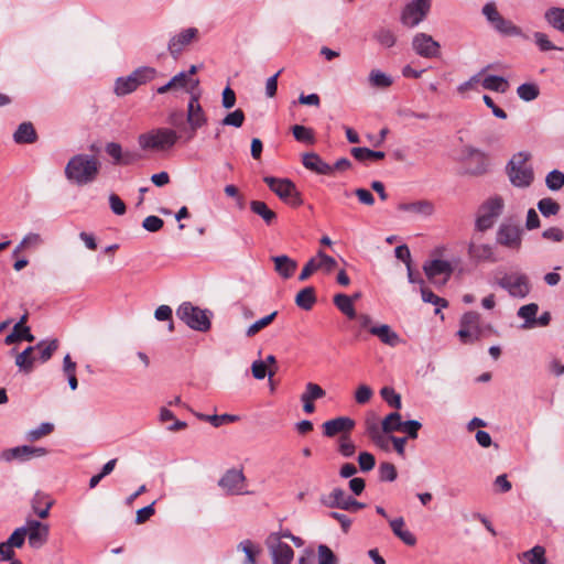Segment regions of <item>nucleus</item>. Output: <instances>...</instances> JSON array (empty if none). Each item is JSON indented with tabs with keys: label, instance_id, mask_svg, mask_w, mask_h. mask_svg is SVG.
Returning a JSON list of instances; mask_svg holds the SVG:
<instances>
[{
	"label": "nucleus",
	"instance_id": "6",
	"mask_svg": "<svg viewBox=\"0 0 564 564\" xmlns=\"http://www.w3.org/2000/svg\"><path fill=\"white\" fill-rule=\"evenodd\" d=\"M176 316L194 330L205 333L210 329L209 312L191 302H183L176 310Z\"/></svg>",
	"mask_w": 564,
	"mask_h": 564
},
{
	"label": "nucleus",
	"instance_id": "2",
	"mask_svg": "<svg viewBox=\"0 0 564 564\" xmlns=\"http://www.w3.org/2000/svg\"><path fill=\"white\" fill-rule=\"evenodd\" d=\"M180 139L178 133L170 128L152 129L138 137L139 147L144 150L165 151L173 148Z\"/></svg>",
	"mask_w": 564,
	"mask_h": 564
},
{
	"label": "nucleus",
	"instance_id": "51",
	"mask_svg": "<svg viewBox=\"0 0 564 564\" xmlns=\"http://www.w3.org/2000/svg\"><path fill=\"white\" fill-rule=\"evenodd\" d=\"M545 185L550 191H560L564 186V173L560 170H552L545 176Z\"/></svg>",
	"mask_w": 564,
	"mask_h": 564
},
{
	"label": "nucleus",
	"instance_id": "41",
	"mask_svg": "<svg viewBox=\"0 0 564 564\" xmlns=\"http://www.w3.org/2000/svg\"><path fill=\"white\" fill-rule=\"evenodd\" d=\"M350 153L359 162H366V161H371V160H382L386 156L384 152L373 151L368 148H352Z\"/></svg>",
	"mask_w": 564,
	"mask_h": 564
},
{
	"label": "nucleus",
	"instance_id": "46",
	"mask_svg": "<svg viewBox=\"0 0 564 564\" xmlns=\"http://www.w3.org/2000/svg\"><path fill=\"white\" fill-rule=\"evenodd\" d=\"M196 416L202 421L209 422L215 427H218L225 423L236 422L239 419L237 415H232V414L208 415V414L197 413Z\"/></svg>",
	"mask_w": 564,
	"mask_h": 564
},
{
	"label": "nucleus",
	"instance_id": "11",
	"mask_svg": "<svg viewBox=\"0 0 564 564\" xmlns=\"http://www.w3.org/2000/svg\"><path fill=\"white\" fill-rule=\"evenodd\" d=\"M431 8V0H413L405 6L401 13V22L413 28L422 22Z\"/></svg>",
	"mask_w": 564,
	"mask_h": 564
},
{
	"label": "nucleus",
	"instance_id": "28",
	"mask_svg": "<svg viewBox=\"0 0 564 564\" xmlns=\"http://www.w3.org/2000/svg\"><path fill=\"white\" fill-rule=\"evenodd\" d=\"M13 140L17 144H31L37 140V133L32 122L25 121L18 126L13 133Z\"/></svg>",
	"mask_w": 564,
	"mask_h": 564
},
{
	"label": "nucleus",
	"instance_id": "9",
	"mask_svg": "<svg viewBox=\"0 0 564 564\" xmlns=\"http://www.w3.org/2000/svg\"><path fill=\"white\" fill-rule=\"evenodd\" d=\"M479 321L480 315L477 312L470 311L462 316L457 336L463 344H471L480 339L481 328Z\"/></svg>",
	"mask_w": 564,
	"mask_h": 564
},
{
	"label": "nucleus",
	"instance_id": "58",
	"mask_svg": "<svg viewBox=\"0 0 564 564\" xmlns=\"http://www.w3.org/2000/svg\"><path fill=\"white\" fill-rule=\"evenodd\" d=\"M378 473H379V479L381 481L392 482L398 477V473H397L395 466L393 464H391V463H388V462H384V463L380 464Z\"/></svg>",
	"mask_w": 564,
	"mask_h": 564
},
{
	"label": "nucleus",
	"instance_id": "57",
	"mask_svg": "<svg viewBox=\"0 0 564 564\" xmlns=\"http://www.w3.org/2000/svg\"><path fill=\"white\" fill-rule=\"evenodd\" d=\"M382 399L392 408L400 410L402 406L401 395L391 387H383L380 390Z\"/></svg>",
	"mask_w": 564,
	"mask_h": 564
},
{
	"label": "nucleus",
	"instance_id": "4",
	"mask_svg": "<svg viewBox=\"0 0 564 564\" xmlns=\"http://www.w3.org/2000/svg\"><path fill=\"white\" fill-rule=\"evenodd\" d=\"M158 70L150 66H141L128 76L118 77L115 82L113 91L117 96H126L135 91L140 86L153 80Z\"/></svg>",
	"mask_w": 564,
	"mask_h": 564
},
{
	"label": "nucleus",
	"instance_id": "7",
	"mask_svg": "<svg viewBox=\"0 0 564 564\" xmlns=\"http://www.w3.org/2000/svg\"><path fill=\"white\" fill-rule=\"evenodd\" d=\"M263 182L284 203L294 207L302 205L300 193L291 180L264 176Z\"/></svg>",
	"mask_w": 564,
	"mask_h": 564
},
{
	"label": "nucleus",
	"instance_id": "5",
	"mask_svg": "<svg viewBox=\"0 0 564 564\" xmlns=\"http://www.w3.org/2000/svg\"><path fill=\"white\" fill-rule=\"evenodd\" d=\"M528 153L519 152L509 161L507 173L512 185L517 187H528L533 182V169L528 164Z\"/></svg>",
	"mask_w": 564,
	"mask_h": 564
},
{
	"label": "nucleus",
	"instance_id": "44",
	"mask_svg": "<svg viewBox=\"0 0 564 564\" xmlns=\"http://www.w3.org/2000/svg\"><path fill=\"white\" fill-rule=\"evenodd\" d=\"M369 84L376 88H388L392 85L391 76L380 69H372L369 74Z\"/></svg>",
	"mask_w": 564,
	"mask_h": 564
},
{
	"label": "nucleus",
	"instance_id": "61",
	"mask_svg": "<svg viewBox=\"0 0 564 564\" xmlns=\"http://www.w3.org/2000/svg\"><path fill=\"white\" fill-rule=\"evenodd\" d=\"M326 394L325 390L314 382H308L305 386V391L301 394L302 397L315 401L324 398Z\"/></svg>",
	"mask_w": 564,
	"mask_h": 564
},
{
	"label": "nucleus",
	"instance_id": "14",
	"mask_svg": "<svg viewBox=\"0 0 564 564\" xmlns=\"http://www.w3.org/2000/svg\"><path fill=\"white\" fill-rule=\"evenodd\" d=\"M412 48L421 57L436 58L441 54V45L432 35L420 32L412 39Z\"/></svg>",
	"mask_w": 564,
	"mask_h": 564
},
{
	"label": "nucleus",
	"instance_id": "17",
	"mask_svg": "<svg viewBox=\"0 0 564 564\" xmlns=\"http://www.w3.org/2000/svg\"><path fill=\"white\" fill-rule=\"evenodd\" d=\"M186 120L191 127L192 133L187 137V140L194 138L197 129L202 128L207 123V116L199 104V95L193 94L191 95L188 105H187V116Z\"/></svg>",
	"mask_w": 564,
	"mask_h": 564
},
{
	"label": "nucleus",
	"instance_id": "52",
	"mask_svg": "<svg viewBox=\"0 0 564 564\" xmlns=\"http://www.w3.org/2000/svg\"><path fill=\"white\" fill-rule=\"evenodd\" d=\"M560 208V204L551 197L542 198L538 203V209L544 217L555 216Z\"/></svg>",
	"mask_w": 564,
	"mask_h": 564
},
{
	"label": "nucleus",
	"instance_id": "62",
	"mask_svg": "<svg viewBox=\"0 0 564 564\" xmlns=\"http://www.w3.org/2000/svg\"><path fill=\"white\" fill-rule=\"evenodd\" d=\"M57 348H58L57 339H52V340L45 341V344L41 348H37L40 350V356H39L40 361L41 362L48 361Z\"/></svg>",
	"mask_w": 564,
	"mask_h": 564
},
{
	"label": "nucleus",
	"instance_id": "26",
	"mask_svg": "<svg viewBox=\"0 0 564 564\" xmlns=\"http://www.w3.org/2000/svg\"><path fill=\"white\" fill-rule=\"evenodd\" d=\"M53 505L54 500L41 491H37L31 499L32 510L40 519H46L50 516Z\"/></svg>",
	"mask_w": 564,
	"mask_h": 564
},
{
	"label": "nucleus",
	"instance_id": "34",
	"mask_svg": "<svg viewBox=\"0 0 564 564\" xmlns=\"http://www.w3.org/2000/svg\"><path fill=\"white\" fill-rule=\"evenodd\" d=\"M172 83L175 84L176 89H183L189 95L196 94V90L199 85V79H187L185 72H180L174 75L172 78Z\"/></svg>",
	"mask_w": 564,
	"mask_h": 564
},
{
	"label": "nucleus",
	"instance_id": "23",
	"mask_svg": "<svg viewBox=\"0 0 564 564\" xmlns=\"http://www.w3.org/2000/svg\"><path fill=\"white\" fill-rule=\"evenodd\" d=\"M398 209L404 213H411L422 217H430L435 212L434 204L429 199H420L409 203H400Z\"/></svg>",
	"mask_w": 564,
	"mask_h": 564
},
{
	"label": "nucleus",
	"instance_id": "40",
	"mask_svg": "<svg viewBox=\"0 0 564 564\" xmlns=\"http://www.w3.org/2000/svg\"><path fill=\"white\" fill-rule=\"evenodd\" d=\"M237 549L242 551L246 555L243 564H257V556L260 554V547L251 540L241 541Z\"/></svg>",
	"mask_w": 564,
	"mask_h": 564
},
{
	"label": "nucleus",
	"instance_id": "54",
	"mask_svg": "<svg viewBox=\"0 0 564 564\" xmlns=\"http://www.w3.org/2000/svg\"><path fill=\"white\" fill-rule=\"evenodd\" d=\"M6 459H20V460H29L32 458V446L23 445L17 446L14 448L9 449L6 454Z\"/></svg>",
	"mask_w": 564,
	"mask_h": 564
},
{
	"label": "nucleus",
	"instance_id": "29",
	"mask_svg": "<svg viewBox=\"0 0 564 564\" xmlns=\"http://www.w3.org/2000/svg\"><path fill=\"white\" fill-rule=\"evenodd\" d=\"M369 332L377 336L383 344L394 347L399 344V335L387 324L369 327Z\"/></svg>",
	"mask_w": 564,
	"mask_h": 564
},
{
	"label": "nucleus",
	"instance_id": "55",
	"mask_svg": "<svg viewBox=\"0 0 564 564\" xmlns=\"http://www.w3.org/2000/svg\"><path fill=\"white\" fill-rule=\"evenodd\" d=\"M316 258V269L323 270L326 273H330L336 267L337 262L336 260L327 256L324 251H318Z\"/></svg>",
	"mask_w": 564,
	"mask_h": 564
},
{
	"label": "nucleus",
	"instance_id": "24",
	"mask_svg": "<svg viewBox=\"0 0 564 564\" xmlns=\"http://www.w3.org/2000/svg\"><path fill=\"white\" fill-rule=\"evenodd\" d=\"M44 344L45 340H41L35 346H29L22 352L17 354L15 365L21 372L29 375L33 371L36 358L32 354L35 348H41Z\"/></svg>",
	"mask_w": 564,
	"mask_h": 564
},
{
	"label": "nucleus",
	"instance_id": "42",
	"mask_svg": "<svg viewBox=\"0 0 564 564\" xmlns=\"http://www.w3.org/2000/svg\"><path fill=\"white\" fill-rule=\"evenodd\" d=\"M403 423L399 412H391L382 420V432L386 434L398 432Z\"/></svg>",
	"mask_w": 564,
	"mask_h": 564
},
{
	"label": "nucleus",
	"instance_id": "10",
	"mask_svg": "<svg viewBox=\"0 0 564 564\" xmlns=\"http://www.w3.org/2000/svg\"><path fill=\"white\" fill-rule=\"evenodd\" d=\"M23 528L26 530V540L30 547L39 550L47 543L50 536V525L47 523L28 518Z\"/></svg>",
	"mask_w": 564,
	"mask_h": 564
},
{
	"label": "nucleus",
	"instance_id": "25",
	"mask_svg": "<svg viewBox=\"0 0 564 564\" xmlns=\"http://www.w3.org/2000/svg\"><path fill=\"white\" fill-rule=\"evenodd\" d=\"M302 163L307 170L321 175H332L334 173V167H330V164L323 161V159L314 152L303 154Z\"/></svg>",
	"mask_w": 564,
	"mask_h": 564
},
{
	"label": "nucleus",
	"instance_id": "12",
	"mask_svg": "<svg viewBox=\"0 0 564 564\" xmlns=\"http://www.w3.org/2000/svg\"><path fill=\"white\" fill-rule=\"evenodd\" d=\"M218 486L227 495H243L248 494L246 488V477L242 469L231 468L228 469L218 480Z\"/></svg>",
	"mask_w": 564,
	"mask_h": 564
},
{
	"label": "nucleus",
	"instance_id": "15",
	"mask_svg": "<svg viewBox=\"0 0 564 564\" xmlns=\"http://www.w3.org/2000/svg\"><path fill=\"white\" fill-rule=\"evenodd\" d=\"M265 545L270 551L272 564H291L294 557V551L289 544L279 541V536L269 534L265 540Z\"/></svg>",
	"mask_w": 564,
	"mask_h": 564
},
{
	"label": "nucleus",
	"instance_id": "37",
	"mask_svg": "<svg viewBox=\"0 0 564 564\" xmlns=\"http://www.w3.org/2000/svg\"><path fill=\"white\" fill-rule=\"evenodd\" d=\"M250 209L260 216L267 225H271L276 219V214L262 200H251Z\"/></svg>",
	"mask_w": 564,
	"mask_h": 564
},
{
	"label": "nucleus",
	"instance_id": "50",
	"mask_svg": "<svg viewBox=\"0 0 564 564\" xmlns=\"http://www.w3.org/2000/svg\"><path fill=\"white\" fill-rule=\"evenodd\" d=\"M421 296L423 302L430 303L436 306L435 313H438L442 307L447 306V301L443 297L437 296L434 294L430 289L425 288L424 285L421 286Z\"/></svg>",
	"mask_w": 564,
	"mask_h": 564
},
{
	"label": "nucleus",
	"instance_id": "13",
	"mask_svg": "<svg viewBox=\"0 0 564 564\" xmlns=\"http://www.w3.org/2000/svg\"><path fill=\"white\" fill-rule=\"evenodd\" d=\"M423 270L427 279L436 284H445L453 273L452 264L446 260L435 259L425 262Z\"/></svg>",
	"mask_w": 564,
	"mask_h": 564
},
{
	"label": "nucleus",
	"instance_id": "19",
	"mask_svg": "<svg viewBox=\"0 0 564 564\" xmlns=\"http://www.w3.org/2000/svg\"><path fill=\"white\" fill-rule=\"evenodd\" d=\"M522 229L516 225L502 224L497 231V242L510 249L521 247Z\"/></svg>",
	"mask_w": 564,
	"mask_h": 564
},
{
	"label": "nucleus",
	"instance_id": "33",
	"mask_svg": "<svg viewBox=\"0 0 564 564\" xmlns=\"http://www.w3.org/2000/svg\"><path fill=\"white\" fill-rule=\"evenodd\" d=\"M334 304L336 307L348 318L354 319L357 317L356 310L352 304V297L339 293L334 296Z\"/></svg>",
	"mask_w": 564,
	"mask_h": 564
},
{
	"label": "nucleus",
	"instance_id": "35",
	"mask_svg": "<svg viewBox=\"0 0 564 564\" xmlns=\"http://www.w3.org/2000/svg\"><path fill=\"white\" fill-rule=\"evenodd\" d=\"M467 153H468L470 161L476 162V166L470 167V170H469L470 173L474 175L484 174L488 167V160H487L486 155L478 149H474V148H468Z\"/></svg>",
	"mask_w": 564,
	"mask_h": 564
},
{
	"label": "nucleus",
	"instance_id": "64",
	"mask_svg": "<svg viewBox=\"0 0 564 564\" xmlns=\"http://www.w3.org/2000/svg\"><path fill=\"white\" fill-rule=\"evenodd\" d=\"M422 427V423L416 420L404 421L402 427L398 432H403L408 435L409 438L415 440L417 438L419 431Z\"/></svg>",
	"mask_w": 564,
	"mask_h": 564
},
{
	"label": "nucleus",
	"instance_id": "8",
	"mask_svg": "<svg viewBox=\"0 0 564 564\" xmlns=\"http://www.w3.org/2000/svg\"><path fill=\"white\" fill-rule=\"evenodd\" d=\"M503 200L500 197H492L485 202L478 212L476 229L485 231L494 226L495 219L501 214Z\"/></svg>",
	"mask_w": 564,
	"mask_h": 564
},
{
	"label": "nucleus",
	"instance_id": "3",
	"mask_svg": "<svg viewBox=\"0 0 564 564\" xmlns=\"http://www.w3.org/2000/svg\"><path fill=\"white\" fill-rule=\"evenodd\" d=\"M494 284L500 286L512 297L524 299L531 291L530 280L521 272H505L497 270L494 275Z\"/></svg>",
	"mask_w": 564,
	"mask_h": 564
},
{
	"label": "nucleus",
	"instance_id": "43",
	"mask_svg": "<svg viewBox=\"0 0 564 564\" xmlns=\"http://www.w3.org/2000/svg\"><path fill=\"white\" fill-rule=\"evenodd\" d=\"M482 87L488 90L505 93L508 88V82L497 75H488L482 80Z\"/></svg>",
	"mask_w": 564,
	"mask_h": 564
},
{
	"label": "nucleus",
	"instance_id": "48",
	"mask_svg": "<svg viewBox=\"0 0 564 564\" xmlns=\"http://www.w3.org/2000/svg\"><path fill=\"white\" fill-rule=\"evenodd\" d=\"M276 315H278V311H274L271 314L256 321L253 324H251L247 328L246 336L253 337L254 335H257L261 329L269 326L275 319Z\"/></svg>",
	"mask_w": 564,
	"mask_h": 564
},
{
	"label": "nucleus",
	"instance_id": "30",
	"mask_svg": "<svg viewBox=\"0 0 564 564\" xmlns=\"http://www.w3.org/2000/svg\"><path fill=\"white\" fill-rule=\"evenodd\" d=\"M546 550L542 545H535L518 555L522 564H546Z\"/></svg>",
	"mask_w": 564,
	"mask_h": 564
},
{
	"label": "nucleus",
	"instance_id": "22",
	"mask_svg": "<svg viewBox=\"0 0 564 564\" xmlns=\"http://www.w3.org/2000/svg\"><path fill=\"white\" fill-rule=\"evenodd\" d=\"M355 427V421L347 416H338L326 421L323 424V433L327 437H333L343 432H350Z\"/></svg>",
	"mask_w": 564,
	"mask_h": 564
},
{
	"label": "nucleus",
	"instance_id": "27",
	"mask_svg": "<svg viewBox=\"0 0 564 564\" xmlns=\"http://www.w3.org/2000/svg\"><path fill=\"white\" fill-rule=\"evenodd\" d=\"M271 260L274 263V270L284 280L290 279L297 268V262L286 254L273 256Z\"/></svg>",
	"mask_w": 564,
	"mask_h": 564
},
{
	"label": "nucleus",
	"instance_id": "32",
	"mask_svg": "<svg viewBox=\"0 0 564 564\" xmlns=\"http://www.w3.org/2000/svg\"><path fill=\"white\" fill-rule=\"evenodd\" d=\"M545 21L555 30L564 33V8L552 7L544 12Z\"/></svg>",
	"mask_w": 564,
	"mask_h": 564
},
{
	"label": "nucleus",
	"instance_id": "56",
	"mask_svg": "<svg viewBox=\"0 0 564 564\" xmlns=\"http://www.w3.org/2000/svg\"><path fill=\"white\" fill-rule=\"evenodd\" d=\"M245 112L241 109H236L229 113H227L223 120L220 121L221 126H230L234 128L242 127L245 122Z\"/></svg>",
	"mask_w": 564,
	"mask_h": 564
},
{
	"label": "nucleus",
	"instance_id": "39",
	"mask_svg": "<svg viewBox=\"0 0 564 564\" xmlns=\"http://www.w3.org/2000/svg\"><path fill=\"white\" fill-rule=\"evenodd\" d=\"M372 36L378 44L386 48H390L397 43V36L389 28L380 26L375 31Z\"/></svg>",
	"mask_w": 564,
	"mask_h": 564
},
{
	"label": "nucleus",
	"instance_id": "36",
	"mask_svg": "<svg viewBox=\"0 0 564 564\" xmlns=\"http://www.w3.org/2000/svg\"><path fill=\"white\" fill-rule=\"evenodd\" d=\"M316 302L315 289L306 286L302 289L295 296V303L299 307L310 311Z\"/></svg>",
	"mask_w": 564,
	"mask_h": 564
},
{
	"label": "nucleus",
	"instance_id": "1",
	"mask_svg": "<svg viewBox=\"0 0 564 564\" xmlns=\"http://www.w3.org/2000/svg\"><path fill=\"white\" fill-rule=\"evenodd\" d=\"M99 169L100 162L94 155L76 154L66 164L65 176L69 182L82 186L94 182Z\"/></svg>",
	"mask_w": 564,
	"mask_h": 564
},
{
	"label": "nucleus",
	"instance_id": "16",
	"mask_svg": "<svg viewBox=\"0 0 564 564\" xmlns=\"http://www.w3.org/2000/svg\"><path fill=\"white\" fill-rule=\"evenodd\" d=\"M323 503L328 508H339L347 511H356L365 508V503L357 501L351 496H348L341 488H334L328 497L323 500Z\"/></svg>",
	"mask_w": 564,
	"mask_h": 564
},
{
	"label": "nucleus",
	"instance_id": "47",
	"mask_svg": "<svg viewBox=\"0 0 564 564\" xmlns=\"http://www.w3.org/2000/svg\"><path fill=\"white\" fill-rule=\"evenodd\" d=\"M517 94L524 101H532L540 95V88L534 83H524L517 88Z\"/></svg>",
	"mask_w": 564,
	"mask_h": 564
},
{
	"label": "nucleus",
	"instance_id": "60",
	"mask_svg": "<svg viewBox=\"0 0 564 564\" xmlns=\"http://www.w3.org/2000/svg\"><path fill=\"white\" fill-rule=\"evenodd\" d=\"M318 564H337L338 560L334 552L325 544L317 547Z\"/></svg>",
	"mask_w": 564,
	"mask_h": 564
},
{
	"label": "nucleus",
	"instance_id": "49",
	"mask_svg": "<svg viewBox=\"0 0 564 564\" xmlns=\"http://www.w3.org/2000/svg\"><path fill=\"white\" fill-rule=\"evenodd\" d=\"M292 132L296 141L313 144L315 142L314 131L305 126L295 124L292 127Z\"/></svg>",
	"mask_w": 564,
	"mask_h": 564
},
{
	"label": "nucleus",
	"instance_id": "63",
	"mask_svg": "<svg viewBox=\"0 0 564 564\" xmlns=\"http://www.w3.org/2000/svg\"><path fill=\"white\" fill-rule=\"evenodd\" d=\"M535 44L542 52H547L552 50H562L561 47L555 46L549 39V36L543 32H534L533 34Z\"/></svg>",
	"mask_w": 564,
	"mask_h": 564
},
{
	"label": "nucleus",
	"instance_id": "31",
	"mask_svg": "<svg viewBox=\"0 0 564 564\" xmlns=\"http://www.w3.org/2000/svg\"><path fill=\"white\" fill-rule=\"evenodd\" d=\"M404 519L402 517L390 521V527L395 536H398L406 545L413 546L416 543V538L412 532L404 528Z\"/></svg>",
	"mask_w": 564,
	"mask_h": 564
},
{
	"label": "nucleus",
	"instance_id": "18",
	"mask_svg": "<svg viewBox=\"0 0 564 564\" xmlns=\"http://www.w3.org/2000/svg\"><path fill=\"white\" fill-rule=\"evenodd\" d=\"M105 152L111 158L113 165H132L141 159V155L134 151L123 150L120 143L108 142L105 145Z\"/></svg>",
	"mask_w": 564,
	"mask_h": 564
},
{
	"label": "nucleus",
	"instance_id": "45",
	"mask_svg": "<svg viewBox=\"0 0 564 564\" xmlns=\"http://www.w3.org/2000/svg\"><path fill=\"white\" fill-rule=\"evenodd\" d=\"M539 311V306L535 303L523 305L518 311V316L523 318L525 324L523 327H532L535 325V316Z\"/></svg>",
	"mask_w": 564,
	"mask_h": 564
},
{
	"label": "nucleus",
	"instance_id": "53",
	"mask_svg": "<svg viewBox=\"0 0 564 564\" xmlns=\"http://www.w3.org/2000/svg\"><path fill=\"white\" fill-rule=\"evenodd\" d=\"M54 430V425L48 422L41 423L40 426L36 429L30 430L25 434V438L29 442H35L42 438L43 436H46L51 434Z\"/></svg>",
	"mask_w": 564,
	"mask_h": 564
},
{
	"label": "nucleus",
	"instance_id": "59",
	"mask_svg": "<svg viewBox=\"0 0 564 564\" xmlns=\"http://www.w3.org/2000/svg\"><path fill=\"white\" fill-rule=\"evenodd\" d=\"M26 540V530L22 527L17 528L8 538L7 543L12 549H21Z\"/></svg>",
	"mask_w": 564,
	"mask_h": 564
},
{
	"label": "nucleus",
	"instance_id": "20",
	"mask_svg": "<svg viewBox=\"0 0 564 564\" xmlns=\"http://www.w3.org/2000/svg\"><path fill=\"white\" fill-rule=\"evenodd\" d=\"M197 34L198 30L196 28H188L172 36L167 45L170 54L174 58H177L183 52L184 47L191 44L194 39H196Z\"/></svg>",
	"mask_w": 564,
	"mask_h": 564
},
{
	"label": "nucleus",
	"instance_id": "21",
	"mask_svg": "<svg viewBox=\"0 0 564 564\" xmlns=\"http://www.w3.org/2000/svg\"><path fill=\"white\" fill-rule=\"evenodd\" d=\"M468 256L476 263L497 261L494 247L489 243H479L475 239L468 245Z\"/></svg>",
	"mask_w": 564,
	"mask_h": 564
},
{
	"label": "nucleus",
	"instance_id": "38",
	"mask_svg": "<svg viewBox=\"0 0 564 564\" xmlns=\"http://www.w3.org/2000/svg\"><path fill=\"white\" fill-rule=\"evenodd\" d=\"M494 29L506 36H520L527 39L522 30L513 24L510 20H506L503 17L494 25Z\"/></svg>",
	"mask_w": 564,
	"mask_h": 564
}]
</instances>
